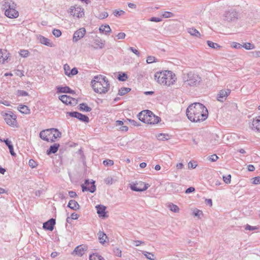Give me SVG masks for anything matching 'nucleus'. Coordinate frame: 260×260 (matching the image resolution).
<instances>
[{
	"instance_id": "obj_48",
	"label": "nucleus",
	"mask_w": 260,
	"mask_h": 260,
	"mask_svg": "<svg viewBox=\"0 0 260 260\" xmlns=\"http://www.w3.org/2000/svg\"><path fill=\"white\" fill-rule=\"evenodd\" d=\"M17 95L19 96H28V93L26 91L22 90H18L17 91Z\"/></svg>"
},
{
	"instance_id": "obj_21",
	"label": "nucleus",
	"mask_w": 260,
	"mask_h": 260,
	"mask_svg": "<svg viewBox=\"0 0 260 260\" xmlns=\"http://www.w3.org/2000/svg\"><path fill=\"white\" fill-rule=\"evenodd\" d=\"M252 128L260 132V116L253 119L252 123Z\"/></svg>"
},
{
	"instance_id": "obj_51",
	"label": "nucleus",
	"mask_w": 260,
	"mask_h": 260,
	"mask_svg": "<svg viewBox=\"0 0 260 260\" xmlns=\"http://www.w3.org/2000/svg\"><path fill=\"white\" fill-rule=\"evenodd\" d=\"M103 164L105 166H111L113 165L114 161L112 160L106 159L103 161Z\"/></svg>"
},
{
	"instance_id": "obj_43",
	"label": "nucleus",
	"mask_w": 260,
	"mask_h": 260,
	"mask_svg": "<svg viewBox=\"0 0 260 260\" xmlns=\"http://www.w3.org/2000/svg\"><path fill=\"white\" fill-rule=\"evenodd\" d=\"M103 257L98 254H93L89 256V260H101Z\"/></svg>"
},
{
	"instance_id": "obj_46",
	"label": "nucleus",
	"mask_w": 260,
	"mask_h": 260,
	"mask_svg": "<svg viewBox=\"0 0 260 260\" xmlns=\"http://www.w3.org/2000/svg\"><path fill=\"white\" fill-rule=\"evenodd\" d=\"M121 250L118 248L115 247L113 249V253L117 256L121 257Z\"/></svg>"
},
{
	"instance_id": "obj_64",
	"label": "nucleus",
	"mask_w": 260,
	"mask_h": 260,
	"mask_svg": "<svg viewBox=\"0 0 260 260\" xmlns=\"http://www.w3.org/2000/svg\"><path fill=\"white\" fill-rule=\"evenodd\" d=\"M117 39H123L125 37V34L124 32H119L116 36Z\"/></svg>"
},
{
	"instance_id": "obj_3",
	"label": "nucleus",
	"mask_w": 260,
	"mask_h": 260,
	"mask_svg": "<svg viewBox=\"0 0 260 260\" xmlns=\"http://www.w3.org/2000/svg\"><path fill=\"white\" fill-rule=\"evenodd\" d=\"M91 84L92 88L96 93H105L109 90L110 84L108 79L101 75L94 76Z\"/></svg>"
},
{
	"instance_id": "obj_47",
	"label": "nucleus",
	"mask_w": 260,
	"mask_h": 260,
	"mask_svg": "<svg viewBox=\"0 0 260 260\" xmlns=\"http://www.w3.org/2000/svg\"><path fill=\"white\" fill-rule=\"evenodd\" d=\"M78 71L76 68H73L70 73L68 74V76L71 77L72 76L76 75L78 74Z\"/></svg>"
},
{
	"instance_id": "obj_39",
	"label": "nucleus",
	"mask_w": 260,
	"mask_h": 260,
	"mask_svg": "<svg viewBox=\"0 0 260 260\" xmlns=\"http://www.w3.org/2000/svg\"><path fill=\"white\" fill-rule=\"evenodd\" d=\"M127 78H128L127 75L125 73H122L121 74H119L118 75V79L119 81H126Z\"/></svg>"
},
{
	"instance_id": "obj_35",
	"label": "nucleus",
	"mask_w": 260,
	"mask_h": 260,
	"mask_svg": "<svg viewBox=\"0 0 260 260\" xmlns=\"http://www.w3.org/2000/svg\"><path fill=\"white\" fill-rule=\"evenodd\" d=\"M193 214L194 216L200 219L201 218L202 216L203 215V212L198 209H196L193 210Z\"/></svg>"
},
{
	"instance_id": "obj_50",
	"label": "nucleus",
	"mask_w": 260,
	"mask_h": 260,
	"mask_svg": "<svg viewBox=\"0 0 260 260\" xmlns=\"http://www.w3.org/2000/svg\"><path fill=\"white\" fill-rule=\"evenodd\" d=\"M168 136V135H166L165 134H160L157 136V138L158 140L164 141L168 139L167 137Z\"/></svg>"
},
{
	"instance_id": "obj_45",
	"label": "nucleus",
	"mask_w": 260,
	"mask_h": 260,
	"mask_svg": "<svg viewBox=\"0 0 260 260\" xmlns=\"http://www.w3.org/2000/svg\"><path fill=\"white\" fill-rule=\"evenodd\" d=\"M28 165L31 168H35L38 166V163L35 161L34 159H31L28 161Z\"/></svg>"
},
{
	"instance_id": "obj_52",
	"label": "nucleus",
	"mask_w": 260,
	"mask_h": 260,
	"mask_svg": "<svg viewBox=\"0 0 260 260\" xmlns=\"http://www.w3.org/2000/svg\"><path fill=\"white\" fill-rule=\"evenodd\" d=\"M231 175H228L226 176H223V180L225 183L229 184L231 183Z\"/></svg>"
},
{
	"instance_id": "obj_8",
	"label": "nucleus",
	"mask_w": 260,
	"mask_h": 260,
	"mask_svg": "<svg viewBox=\"0 0 260 260\" xmlns=\"http://www.w3.org/2000/svg\"><path fill=\"white\" fill-rule=\"evenodd\" d=\"M68 13L77 18H81L84 15V9L77 5L71 7Z\"/></svg>"
},
{
	"instance_id": "obj_40",
	"label": "nucleus",
	"mask_w": 260,
	"mask_h": 260,
	"mask_svg": "<svg viewBox=\"0 0 260 260\" xmlns=\"http://www.w3.org/2000/svg\"><path fill=\"white\" fill-rule=\"evenodd\" d=\"M161 16L164 17V18H171V17H173L174 16V14L171 12H168V11H166V12H164Z\"/></svg>"
},
{
	"instance_id": "obj_32",
	"label": "nucleus",
	"mask_w": 260,
	"mask_h": 260,
	"mask_svg": "<svg viewBox=\"0 0 260 260\" xmlns=\"http://www.w3.org/2000/svg\"><path fill=\"white\" fill-rule=\"evenodd\" d=\"M168 208L171 211L175 213H178L179 211V207L177 205H174L173 203L169 204L168 205Z\"/></svg>"
},
{
	"instance_id": "obj_49",
	"label": "nucleus",
	"mask_w": 260,
	"mask_h": 260,
	"mask_svg": "<svg viewBox=\"0 0 260 260\" xmlns=\"http://www.w3.org/2000/svg\"><path fill=\"white\" fill-rule=\"evenodd\" d=\"M52 34L56 37H59L61 35V32L59 29H54L52 30Z\"/></svg>"
},
{
	"instance_id": "obj_7",
	"label": "nucleus",
	"mask_w": 260,
	"mask_h": 260,
	"mask_svg": "<svg viewBox=\"0 0 260 260\" xmlns=\"http://www.w3.org/2000/svg\"><path fill=\"white\" fill-rule=\"evenodd\" d=\"M4 116L5 121L8 125L14 127H17V117L12 112L10 111L5 113Z\"/></svg>"
},
{
	"instance_id": "obj_2",
	"label": "nucleus",
	"mask_w": 260,
	"mask_h": 260,
	"mask_svg": "<svg viewBox=\"0 0 260 260\" xmlns=\"http://www.w3.org/2000/svg\"><path fill=\"white\" fill-rule=\"evenodd\" d=\"M154 79L159 84L166 86L174 84L177 80L175 74L171 71L156 72L154 75Z\"/></svg>"
},
{
	"instance_id": "obj_59",
	"label": "nucleus",
	"mask_w": 260,
	"mask_h": 260,
	"mask_svg": "<svg viewBox=\"0 0 260 260\" xmlns=\"http://www.w3.org/2000/svg\"><path fill=\"white\" fill-rule=\"evenodd\" d=\"M232 46L236 49H241L242 48V45L237 42H233Z\"/></svg>"
},
{
	"instance_id": "obj_14",
	"label": "nucleus",
	"mask_w": 260,
	"mask_h": 260,
	"mask_svg": "<svg viewBox=\"0 0 260 260\" xmlns=\"http://www.w3.org/2000/svg\"><path fill=\"white\" fill-rule=\"evenodd\" d=\"M231 91V90L229 89H224L220 90L217 95V100L220 102H223L225 101L228 96L230 95Z\"/></svg>"
},
{
	"instance_id": "obj_62",
	"label": "nucleus",
	"mask_w": 260,
	"mask_h": 260,
	"mask_svg": "<svg viewBox=\"0 0 260 260\" xmlns=\"http://www.w3.org/2000/svg\"><path fill=\"white\" fill-rule=\"evenodd\" d=\"M252 56L254 57H260V51H254L251 52Z\"/></svg>"
},
{
	"instance_id": "obj_30",
	"label": "nucleus",
	"mask_w": 260,
	"mask_h": 260,
	"mask_svg": "<svg viewBox=\"0 0 260 260\" xmlns=\"http://www.w3.org/2000/svg\"><path fill=\"white\" fill-rule=\"evenodd\" d=\"M74 252L76 253L78 256H81L84 253V249L81 245L78 246L74 249Z\"/></svg>"
},
{
	"instance_id": "obj_54",
	"label": "nucleus",
	"mask_w": 260,
	"mask_h": 260,
	"mask_svg": "<svg viewBox=\"0 0 260 260\" xmlns=\"http://www.w3.org/2000/svg\"><path fill=\"white\" fill-rule=\"evenodd\" d=\"M113 178L111 177H108L104 180L105 182L108 185L112 184L113 183Z\"/></svg>"
},
{
	"instance_id": "obj_55",
	"label": "nucleus",
	"mask_w": 260,
	"mask_h": 260,
	"mask_svg": "<svg viewBox=\"0 0 260 260\" xmlns=\"http://www.w3.org/2000/svg\"><path fill=\"white\" fill-rule=\"evenodd\" d=\"M155 58L154 56H149L147 58L146 61L148 63H151L155 61Z\"/></svg>"
},
{
	"instance_id": "obj_44",
	"label": "nucleus",
	"mask_w": 260,
	"mask_h": 260,
	"mask_svg": "<svg viewBox=\"0 0 260 260\" xmlns=\"http://www.w3.org/2000/svg\"><path fill=\"white\" fill-rule=\"evenodd\" d=\"M59 147H50L49 149L47 151V154L49 155L51 153H56Z\"/></svg>"
},
{
	"instance_id": "obj_25",
	"label": "nucleus",
	"mask_w": 260,
	"mask_h": 260,
	"mask_svg": "<svg viewBox=\"0 0 260 260\" xmlns=\"http://www.w3.org/2000/svg\"><path fill=\"white\" fill-rule=\"evenodd\" d=\"M99 31L101 33H104L108 35L111 32V29L109 25H102L99 28Z\"/></svg>"
},
{
	"instance_id": "obj_1",
	"label": "nucleus",
	"mask_w": 260,
	"mask_h": 260,
	"mask_svg": "<svg viewBox=\"0 0 260 260\" xmlns=\"http://www.w3.org/2000/svg\"><path fill=\"white\" fill-rule=\"evenodd\" d=\"M186 116L192 122L203 121L208 117L207 109L200 103H194L189 105L186 109Z\"/></svg>"
},
{
	"instance_id": "obj_37",
	"label": "nucleus",
	"mask_w": 260,
	"mask_h": 260,
	"mask_svg": "<svg viewBox=\"0 0 260 260\" xmlns=\"http://www.w3.org/2000/svg\"><path fill=\"white\" fill-rule=\"evenodd\" d=\"M55 198L56 200H64L66 199V194L63 192H59L56 194Z\"/></svg>"
},
{
	"instance_id": "obj_24",
	"label": "nucleus",
	"mask_w": 260,
	"mask_h": 260,
	"mask_svg": "<svg viewBox=\"0 0 260 260\" xmlns=\"http://www.w3.org/2000/svg\"><path fill=\"white\" fill-rule=\"evenodd\" d=\"M68 207L74 210H78L80 208V205L78 202L73 200H71L69 201Z\"/></svg>"
},
{
	"instance_id": "obj_6",
	"label": "nucleus",
	"mask_w": 260,
	"mask_h": 260,
	"mask_svg": "<svg viewBox=\"0 0 260 260\" xmlns=\"http://www.w3.org/2000/svg\"><path fill=\"white\" fill-rule=\"evenodd\" d=\"M240 18L238 12L234 10H230L225 12L223 15V20L228 22H235Z\"/></svg>"
},
{
	"instance_id": "obj_5",
	"label": "nucleus",
	"mask_w": 260,
	"mask_h": 260,
	"mask_svg": "<svg viewBox=\"0 0 260 260\" xmlns=\"http://www.w3.org/2000/svg\"><path fill=\"white\" fill-rule=\"evenodd\" d=\"M183 80L184 83L190 86H197L201 81V78L197 74L190 72L187 74H184Z\"/></svg>"
},
{
	"instance_id": "obj_12",
	"label": "nucleus",
	"mask_w": 260,
	"mask_h": 260,
	"mask_svg": "<svg viewBox=\"0 0 260 260\" xmlns=\"http://www.w3.org/2000/svg\"><path fill=\"white\" fill-rule=\"evenodd\" d=\"M5 14L10 18H16L19 16L18 12L15 10V7L13 5L9 6V8L5 11Z\"/></svg>"
},
{
	"instance_id": "obj_27",
	"label": "nucleus",
	"mask_w": 260,
	"mask_h": 260,
	"mask_svg": "<svg viewBox=\"0 0 260 260\" xmlns=\"http://www.w3.org/2000/svg\"><path fill=\"white\" fill-rule=\"evenodd\" d=\"M99 240L101 243L104 244L106 242V240L108 239L106 234L103 232L100 231L98 234Z\"/></svg>"
},
{
	"instance_id": "obj_36",
	"label": "nucleus",
	"mask_w": 260,
	"mask_h": 260,
	"mask_svg": "<svg viewBox=\"0 0 260 260\" xmlns=\"http://www.w3.org/2000/svg\"><path fill=\"white\" fill-rule=\"evenodd\" d=\"M207 43L209 47L212 48L217 49L220 48V46L218 44L214 43L212 41H207Z\"/></svg>"
},
{
	"instance_id": "obj_16",
	"label": "nucleus",
	"mask_w": 260,
	"mask_h": 260,
	"mask_svg": "<svg viewBox=\"0 0 260 260\" xmlns=\"http://www.w3.org/2000/svg\"><path fill=\"white\" fill-rule=\"evenodd\" d=\"M105 46V41L102 40L100 38H95L93 41V45L90 46L94 49H102Z\"/></svg>"
},
{
	"instance_id": "obj_38",
	"label": "nucleus",
	"mask_w": 260,
	"mask_h": 260,
	"mask_svg": "<svg viewBox=\"0 0 260 260\" xmlns=\"http://www.w3.org/2000/svg\"><path fill=\"white\" fill-rule=\"evenodd\" d=\"M125 12L122 10H115L113 11V15L116 17H120L124 14Z\"/></svg>"
},
{
	"instance_id": "obj_22",
	"label": "nucleus",
	"mask_w": 260,
	"mask_h": 260,
	"mask_svg": "<svg viewBox=\"0 0 260 260\" xmlns=\"http://www.w3.org/2000/svg\"><path fill=\"white\" fill-rule=\"evenodd\" d=\"M57 92L58 93H74V91L72 90L68 86H64V87H57Z\"/></svg>"
},
{
	"instance_id": "obj_42",
	"label": "nucleus",
	"mask_w": 260,
	"mask_h": 260,
	"mask_svg": "<svg viewBox=\"0 0 260 260\" xmlns=\"http://www.w3.org/2000/svg\"><path fill=\"white\" fill-rule=\"evenodd\" d=\"M19 54L21 56L23 57H27V56H28L29 52L27 50H20L19 52Z\"/></svg>"
},
{
	"instance_id": "obj_56",
	"label": "nucleus",
	"mask_w": 260,
	"mask_h": 260,
	"mask_svg": "<svg viewBox=\"0 0 260 260\" xmlns=\"http://www.w3.org/2000/svg\"><path fill=\"white\" fill-rule=\"evenodd\" d=\"M108 16V13L106 12H104L100 14L98 17H99V18H100L101 19H103L107 18Z\"/></svg>"
},
{
	"instance_id": "obj_57",
	"label": "nucleus",
	"mask_w": 260,
	"mask_h": 260,
	"mask_svg": "<svg viewBox=\"0 0 260 260\" xmlns=\"http://www.w3.org/2000/svg\"><path fill=\"white\" fill-rule=\"evenodd\" d=\"M257 229V228L256 226H252L249 224H246L245 227V230L253 231V230H255Z\"/></svg>"
},
{
	"instance_id": "obj_31",
	"label": "nucleus",
	"mask_w": 260,
	"mask_h": 260,
	"mask_svg": "<svg viewBox=\"0 0 260 260\" xmlns=\"http://www.w3.org/2000/svg\"><path fill=\"white\" fill-rule=\"evenodd\" d=\"M79 109L86 112H90L91 111V108L88 107L86 103H84L79 105Z\"/></svg>"
},
{
	"instance_id": "obj_33",
	"label": "nucleus",
	"mask_w": 260,
	"mask_h": 260,
	"mask_svg": "<svg viewBox=\"0 0 260 260\" xmlns=\"http://www.w3.org/2000/svg\"><path fill=\"white\" fill-rule=\"evenodd\" d=\"M131 91V88L127 87H122L119 90L118 94L123 95Z\"/></svg>"
},
{
	"instance_id": "obj_9",
	"label": "nucleus",
	"mask_w": 260,
	"mask_h": 260,
	"mask_svg": "<svg viewBox=\"0 0 260 260\" xmlns=\"http://www.w3.org/2000/svg\"><path fill=\"white\" fill-rule=\"evenodd\" d=\"M95 181L92 180V181L90 183L89 180L87 179L85 181V185L84 184L81 185V187L82 189V191L84 192L85 191H89V192L93 193L96 190V187L94 185Z\"/></svg>"
},
{
	"instance_id": "obj_4",
	"label": "nucleus",
	"mask_w": 260,
	"mask_h": 260,
	"mask_svg": "<svg viewBox=\"0 0 260 260\" xmlns=\"http://www.w3.org/2000/svg\"><path fill=\"white\" fill-rule=\"evenodd\" d=\"M61 136V132L54 128L43 130L40 133V138L47 142H55Z\"/></svg>"
},
{
	"instance_id": "obj_28",
	"label": "nucleus",
	"mask_w": 260,
	"mask_h": 260,
	"mask_svg": "<svg viewBox=\"0 0 260 260\" xmlns=\"http://www.w3.org/2000/svg\"><path fill=\"white\" fill-rule=\"evenodd\" d=\"M18 109L22 113L25 114H28L30 113V110L28 109V107L25 105H19Z\"/></svg>"
},
{
	"instance_id": "obj_17",
	"label": "nucleus",
	"mask_w": 260,
	"mask_h": 260,
	"mask_svg": "<svg viewBox=\"0 0 260 260\" xmlns=\"http://www.w3.org/2000/svg\"><path fill=\"white\" fill-rule=\"evenodd\" d=\"M149 114H152V112L149 110H144L141 111L138 115L139 119L142 122L146 123L148 121Z\"/></svg>"
},
{
	"instance_id": "obj_26",
	"label": "nucleus",
	"mask_w": 260,
	"mask_h": 260,
	"mask_svg": "<svg viewBox=\"0 0 260 260\" xmlns=\"http://www.w3.org/2000/svg\"><path fill=\"white\" fill-rule=\"evenodd\" d=\"M8 59V53L6 50L0 49V63L3 64Z\"/></svg>"
},
{
	"instance_id": "obj_18",
	"label": "nucleus",
	"mask_w": 260,
	"mask_h": 260,
	"mask_svg": "<svg viewBox=\"0 0 260 260\" xmlns=\"http://www.w3.org/2000/svg\"><path fill=\"white\" fill-rule=\"evenodd\" d=\"M55 224V219L53 218H51L49 220L43 223V228L44 229L52 231L54 229V226Z\"/></svg>"
},
{
	"instance_id": "obj_23",
	"label": "nucleus",
	"mask_w": 260,
	"mask_h": 260,
	"mask_svg": "<svg viewBox=\"0 0 260 260\" xmlns=\"http://www.w3.org/2000/svg\"><path fill=\"white\" fill-rule=\"evenodd\" d=\"M59 99L63 103L68 105L72 104V98L67 95H62L59 96Z\"/></svg>"
},
{
	"instance_id": "obj_11",
	"label": "nucleus",
	"mask_w": 260,
	"mask_h": 260,
	"mask_svg": "<svg viewBox=\"0 0 260 260\" xmlns=\"http://www.w3.org/2000/svg\"><path fill=\"white\" fill-rule=\"evenodd\" d=\"M149 185L143 182H140L136 184L131 185L130 188L132 190L135 191H143L146 190Z\"/></svg>"
},
{
	"instance_id": "obj_19",
	"label": "nucleus",
	"mask_w": 260,
	"mask_h": 260,
	"mask_svg": "<svg viewBox=\"0 0 260 260\" xmlns=\"http://www.w3.org/2000/svg\"><path fill=\"white\" fill-rule=\"evenodd\" d=\"M146 123L150 124H155L158 123L160 121V118L155 116L152 112V114H149Z\"/></svg>"
},
{
	"instance_id": "obj_63",
	"label": "nucleus",
	"mask_w": 260,
	"mask_h": 260,
	"mask_svg": "<svg viewBox=\"0 0 260 260\" xmlns=\"http://www.w3.org/2000/svg\"><path fill=\"white\" fill-rule=\"evenodd\" d=\"M128 120L131 124L133 126H138L140 125V123L134 120L129 119Z\"/></svg>"
},
{
	"instance_id": "obj_29",
	"label": "nucleus",
	"mask_w": 260,
	"mask_h": 260,
	"mask_svg": "<svg viewBox=\"0 0 260 260\" xmlns=\"http://www.w3.org/2000/svg\"><path fill=\"white\" fill-rule=\"evenodd\" d=\"M187 32L192 36L200 37L201 36V34L199 32V31L196 28H194L193 27L188 28Z\"/></svg>"
},
{
	"instance_id": "obj_61",
	"label": "nucleus",
	"mask_w": 260,
	"mask_h": 260,
	"mask_svg": "<svg viewBox=\"0 0 260 260\" xmlns=\"http://www.w3.org/2000/svg\"><path fill=\"white\" fill-rule=\"evenodd\" d=\"M128 49L131 50L132 52H133L134 53H135L137 56H140V52L136 49L133 47H129Z\"/></svg>"
},
{
	"instance_id": "obj_20",
	"label": "nucleus",
	"mask_w": 260,
	"mask_h": 260,
	"mask_svg": "<svg viewBox=\"0 0 260 260\" xmlns=\"http://www.w3.org/2000/svg\"><path fill=\"white\" fill-rule=\"evenodd\" d=\"M97 210V213L100 217H105L107 216L106 213V207L102 205H98L95 207Z\"/></svg>"
},
{
	"instance_id": "obj_53",
	"label": "nucleus",
	"mask_w": 260,
	"mask_h": 260,
	"mask_svg": "<svg viewBox=\"0 0 260 260\" xmlns=\"http://www.w3.org/2000/svg\"><path fill=\"white\" fill-rule=\"evenodd\" d=\"M63 69L64 71V74L68 76V74L70 73V67L69 65L67 63L65 64L63 66Z\"/></svg>"
},
{
	"instance_id": "obj_13",
	"label": "nucleus",
	"mask_w": 260,
	"mask_h": 260,
	"mask_svg": "<svg viewBox=\"0 0 260 260\" xmlns=\"http://www.w3.org/2000/svg\"><path fill=\"white\" fill-rule=\"evenodd\" d=\"M86 33V29L85 28H80L76 30L73 35V41L77 42L81 39H82Z\"/></svg>"
},
{
	"instance_id": "obj_15",
	"label": "nucleus",
	"mask_w": 260,
	"mask_h": 260,
	"mask_svg": "<svg viewBox=\"0 0 260 260\" xmlns=\"http://www.w3.org/2000/svg\"><path fill=\"white\" fill-rule=\"evenodd\" d=\"M37 39L39 41V42L44 45L47 46H49L50 47H53L55 46V45L53 42H52L49 39L44 37L42 35H37Z\"/></svg>"
},
{
	"instance_id": "obj_58",
	"label": "nucleus",
	"mask_w": 260,
	"mask_h": 260,
	"mask_svg": "<svg viewBox=\"0 0 260 260\" xmlns=\"http://www.w3.org/2000/svg\"><path fill=\"white\" fill-rule=\"evenodd\" d=\"M218 157L216 154H212L209 156V160L212 162L216 161Z\"/></svg>"
},
{
	"instance_id": "obj_41",
	"label": "nucleus",
	"mask_w": 260,
	"mask_h": 260,
	"mask_svg": "<svg viewBox=\"0 0 260 260\" xmlns=\"http://www.w3.org/2000/svg\"><path fill=\"white\" fill-rule=\"evenodd\" d=\"M143 254L147 258L150 260H154V255L150 252L144 251L143 252Z\"/></svg>"
},
{
	"instance_id": "obj_34",
	"label": "nucleus",
	"mask_w": 260,
	"mask_h": 260,
	"mask_svg": "<svg viewBox=\"0 0 260 260\" xmlns=\"http://www.w3.org/2000/svg\"><path fill=\"white\" fill-rule=\"evenodd\" d=\"M242 47L246 50H251L255 48V46L253 44L247 42L244 43L243 45H242Z\"/></svg>"
},
{
	"instance_id": "obj_10",
	"label": "nucleus",
	"mask_w": 260,
	"mask_h": 260,
	"mask_svg": "<svg viewBox=\"0 0 260 260\" xmlns=\"http://www.w3.org/2000/svg\"><path fill=\"white\" fill-rule=\"evenodd\" d=\"M67 114L72 117H75L80 120V121L84 122H89V118L87 116L82 114L78 112H67Z\"/></svg>"
},
{
	"instance_id": "obj_60",
	"label": "nucleus",
	"mask_w": 260,
	"mask_h": 260,
	"mask_svg": "<svg viewBox=\"0 0 260 260\" xmlns=\"http://www.w3.org/2000/svg\"><path fill=\"white\" fill-rule=\"evenodd\" d=\"M252 183L254 184H260V176H257L253 178Z\"/></svg>"
}]
</instances>
